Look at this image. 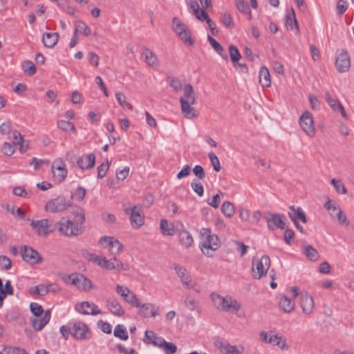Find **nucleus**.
<instances>
[{
  "instance_id": "1",
  "label": "nucleus",
  "mask_w": 354,
  "mask_h": 354,
  "mask_svg": "<svg viewBox=\"0 0 354 354\" xmlns=\"http://www.w3.org/2000/svg\"><path fill=\"white\" fill-rule=\"evenodd\" d=\"M201 239L200 248L201 251L205 256L208 257H212L213 254L209 251H216L220 246L218 236L215 234H212L210 229L203 228L201 231Z\"/></svg>"
},
{
  "instance_id": "2",
  "label": "nucleus",
  "mask_w": 354,
  "mask_h": 354,
  "mask_svg": "<svg viewBox=\"0 0 354 354\" xmlns=\"http://www.w3.org/2000/svg\"><path fill=\"white\" fill-rule=\"evenodd\" d=\"M210 297L214 306L218 310L236 312L240 309V304L230 296L223 297L213 292L210 295Z\"/></svg>"
},
{
  "instance_id": "3",
  "label": "nucleus",
  "mask_w": 354,
  "mask_h": 354,
  "mask_svg": "<svg viewBox=\"0 0 354 354\" xmlns=\"http://www.w3.org/2000/svg\"><path fill=\"white\" fill-rule=\"evenodd\" d=\"M57 230L60 234L66 236H75L83 233L84 227L78 222L72 221L62 217L57 223Z\"/></svg>"
},
{
  "instance_id": "4",
  "label": "nucleus",
  "mask_w": 354,
  "mask_h": 354,
  "mask_svg": "<svg viewBox=\"0 0 354 354\" xmlns=\"http://www.w3.org/2000/svg\"><path fill=\"white\" fill-rule=\"evenodd\" d=\"M62 279L65 283L73 285L82 291H88L93 288L91 281L82 274L73 273L64 275Z\"/></svg>"
},
{
  "instance_id": "5",
  "label": "nucleus",
  "mask_w": 354,
  "mask_h": 354,
  "mask_svg": "<svg viewBox=\"0 0 354 354\" xmlns=\"http://www.w3.org/2000/svg\"><path fill=\"white\" fill-rule=\"evenodd\" d=\"M270 266V259L268 255L261 258H253L252 263V274L254 279H260L266 276Z\"/></svg>"
},
{
  "instance_id": "6",
  "label": "nucleus",
  "mask_w": 354,
  "mask_h": 354,
  "mask_svg": "<svg viewBox=\"0 0 354 354\" xmlns=\"http://www.w3.org/2000/svg\"><path fill=\"white\" fill-rule=\"evenodd\" d=\"M125 213L130 216L131 224L133 228L138 229L144 225L145 215L140 207L134 205L124 209Z\"/></svg>"
},
{
  "instance_id": "7",
  "label": "nucleus",
  "mask_w": 354,
  "mask_h": 354,
  "mask_svg": "<svg viewBox=\"0 0 354 354\" xmlns=\"http://www.w3.org/2000/svg\"><path fill=\"white\" fill-rule=\"evenodd\" d=\"M98 260L100 261L98 266L106 270H116L118 272H121L129 270L128 266L124 264L120 259H117L115 256L110 259L102 257V259H99Z\"/></svg>"
},
{
  "instance_id": "8",
  "label": "nucleus",
  "mask_w": 354,
  "mask_h": 354,
  "mask_svg": "<svg viewBox=\"0 0 354 354\" xmlns=\"http://www.w3.org/2000/svg\"><path fill=\"white\" fill-rule=\"evenodd\" d=\"M71 204L63 196H59L56 198L48 201L45 206L46 211L55 213L63 212Z\"/></svg>"
},
{
  "instance_id": "9",
  "label": "nucleus",
  "mask_w": 354,
  "mask_h": 354,
  "mask_svg": "<svg viewBox=\"0 0 354 354\" xmlns=\"http://www.w3.org/2000/svg\"><path fill=\"white\" fill-rule=\"evenodd\" d=\"M72 336L77 340H86L91 337L88 326L83 322L79 321L72 324Z\"/></svg>"
},
{
  "instance_id": "10",
  "label": "nucleus",
  "mask_w": 354,
  "mask_h": 354,
  "mask_svg": "<svg viewBox=\"0 0 354 354\" xmlns=\"http://www.w3.org/2000/svg\"><path fill=\"white\" fill-rule=\"evenodd\" d=\"M335 66L339 73H345L350 69L351 60L347 51L343 49L337 50Z\"/></svg>"
},
{
  "instance_id": "11",
  "label": "nucleus",
  "mask_w": 354,
  "mask_h": 354,
  "mask_svg": "<svg viewBox=\"0 0 354 354\" xmlns=\"http://www.w3.org/2000/svg\"><path fill=\"white\" fill-rule=\"evenodd\" d=\"M30 225L37 235L43 236H47L55 229V227L49 223V220L46 218L37 221L33 220L31 221Z\"/></svg>"
},
{
  "instance_id": "12",
  "label": "nucleus",
  "mask_w": 354,
  "mask_h": 354,
  "mask_svg": "<svg viewBox=\"0 0 354 354\" xmlns=\"http://www.w3.org/2000/svg\"><path fill=\"white\" fill-rule=\"evenodd\" d=\"M21 254L23 260L31 265L40 263L43 260L41 256L37 250L26 245L21 248Z\"/></svg>"
},
{
  "instance_id": "13",
  "label": "nucleus",
  "mask_w": 354,
  "mask_h": 354,
  "mask_svg": "<svg viewBox=\"0 0 354 354\" xmlns=\"http://www.w3.org/2000/svg\"><path fill=\"white\" fill-rule=\"evenodd\" d=\"M268 216L266 223L269 230L273 231L276 229L284 230L286 228L285 216L283 214L268 212Z\"/></svg>"
},
{
  "instance_id": "14",
  "label": "nucleus",
  "mask_w": 354,
  "mask_h": 354,
  "mask_svg": "<svg viewBox=\"0 0 354 354\" xmlns=\"http://www.w3.org/2000/svg\"><path fill=\"white\" fill-rule=\"evenodd\" d=\"M172 268L180 279L182 285L187 289H194L195 283L193 282L191 277L187 274V269L178 264H174Z\"/></svg>"
},
{
  "instance_id": "15",
  "label": "nucleus",
  "mask_w": 354,
  "mask_h": 354,
  "mask_svg": "<svg viewBox=\"0 0 354 354\" xmlns=\"http://www.w3.org/2000/svg\"><path fill=\"white\" fill-rule=\"evenodd\" d=\"M299 124L302 130L310 137H313L315 133V129L313 123V119L311 113L305 111L299 120Z\"/></svg>"
},
{
  "instance_id": "16",
  "label": "nucleus",
  "mask_w": 354,
  "mask_h": 354,
  "mask_svg": "<svg viewBox=\"0 0 354 354\" xmlns=\"http://www.w3.org/2000/svg\"><path fill=\"white\" fill-rule=\"evenodd\" d=\"M214 344L223 354H239L244 351L243 346H232L227 342L219 338L215 341Z\"/></svg>"
},
{
  "instance_id": "17",
  "label": "nucleus",
  "mask_w": 354,
  "mask_h": 354,
  "mask_svg": "<svg viewBox=\"0 0 354 354\" xmlns=\"http://www.w3.org/2000/svg\"><path fill=\"white\" fill-rule=\"evenodd\" d=\"M77 312L84 315H96L102 314V312L98 308L94 303L89 301H82L75 306Z\"/></svg>"
},
{
  "instance_id": "18",
  "label": "nucleus",
  "mask_w": 354,
  "mask_h": 354,
  "mask_svg": "<svg viewBox=\"0 0 354 354\" xmlns=\"http://www.w3.org/2000/svg\"><path fill=\"white\" fill-rule=\"evenodd\" d=\"M139 308L138 314L142 317H156L160 315L159 307L154 304L146 303L141 304Z\"/></svg>"
},
{
  "instance_id": "19",
  "label": "nucleus",
  "mask_w": 354,
  "mask_h": 354,
  "mask_svg": "<svg viewBox=\"0 0 354 354\" xmlns=\"http://www.w3.org/2000/svg\"><path fill=\"white\" fill-rule=\"evenodd\" d=\"M300 306L304 314L310 315L314 308L313 297L307 292H302L300 296Z\"/></svg>"
},
{
  "instance_id": "20",
  "label": "nucleus",
  "mask_w": 354,
  "mask_h": 354,
  "mask_svg": "<svg viewBox=\"0 0 354 354\" xmlns=\"http://www.w3.org/2000/svg\"><path fill=\"white\" fill-rule=\"evenodd\" d=\"M77 163L82 169H92L95 163V156L93 153L84 154L77 160Z\"/></svg>"
},
{
  "instance_id": "21",
  "label": "nucleus",
  "mask_w": 354,
  "mask_h": 354,
  "mask_svg": "<svg viewBox=\"0 0 354 354\" xmlns=\"http://www.w3.org/2000/svg\"><path fill=\"white\" fill-rule=\"evenodd\" d=\"M50 319V311L47 310L42 317L31 319V325L35 330L39 331L49 322Z\"/></svg>"
},
{
  "instance_id": "22",
  "label": "nucleus",
  "mask_w": 354,
  "mask_h": 354,
  "mask_svg": "<svg viewBox=\"0 0 354 354\" xmlns=\"http://www.w3.org/2000/svg\"><path fill=\"white\" fill-rule=\"evenodd\" d=\"M182 113L184 116L188 119H192L197 117L195 109L191 106L192 104L184 97L180 98Z\"/></svg>"
},
{
  "instance_id": "23",
  "label": "nucleus",
  "mask_w": 354,
  "mask_h": 354,
  "mask_svg": "<svg viewBox=\"0 0 354 354\" xmlns=\"http://www.w3.org/2000/svg\"><path fill=\"white\" fill-rule=\"evenodd\" d=\"M142 57H144L146 64L155 68L158 66V59L157 56L148 48L145 47L141 53Z\"/></svg>"
},
{
  "instance_id": "24",
  "label": "nucleus",
  "mask_w": 354,
  "mask_h": 354,
  "mask_svg": "<svg viewBox=\"0 0 354 354\" xmlns=\"http://www.w3.org/2000/svg\"><path fill=\"white\" fill-rule=\"evenodd\" d=\"M106 306L112 314L115 316H122L124 311L118 300L113 297H110L106 300Z\"/></svg>"
},
{
  "instance_id": "25",
  "label": "nucleus",
  "mask_w": 354,
  "mask_h": 354,
  "mask_svg": "<svg viewBox=\"0 0 354 354\" xmlns=\"http://www.w3.org/2000/svg\"><path fill=\"white\" fill-rule=\"evenodd\" d=\"M289 209L290 212H288V216L290 218L293 223H295V221H297V219L301 220L304 223L307 222L305 213L301 207H295L294 205H292L289 207Z\"/></svg>"
},
{
  "instance_id": "26",
  "label": "nucleus",
  "mask_w": 354,
  "mask_h": 354,
  "mask_svg": "<svg viewBox=\"0 0 354 354\" xmlns=\"http://www.w3.org/2000/svg\"><path fill=\"white\" fill-rule=\"evenodd\" d=\"M153 345L159 346L166 354H174L177 351V347L174 344L166 342L163 338L159 339V342L154 341Z\"/></svg>"
},
{
  "instance_id": "27",
  "label": "nucleus",
  "mask_w": 354,
  "mask_h": 354,
  "mask_svg": "<svg viewBox=\"0 0 354 354\" xmlns=\"http://www.w3.org/2000/svg\"><path fill=\"white\" fill-rule=\"evenodd\" d=\"M272 333V331L270 332L268 344H271L273 346H278L281 350L287 349L288 346L286 340L283 339L281 336Z\"/></svg>"
},
{
  "instance_id": "28",
  "label": "nucleus",
  "mask_w": 354,
  "mask_h": 354,
  "mask_svg": "<svg viewBox=\"0 0 354 354\" xmlns=\"http://www.w3.org/2000/svg\"><path fill=\"white\" fill-rule=\"evenodd\" d=\"M58 33L57 32H46L43 35L42 41L44 45L47 48H53L58 41Z\"/></svg>"
},
{
  "instance_id": "29",
  "label": "nucleus",
  "mask_w": 354,
  "mask_h": 354,
  "mask_svg": "<svg viewBox=\"0 0 354 354\" xmlns=\"http://www.w3.org/2000/svg\"><path fill=\"white\" fill-rule=\"evenodd\" d=\"M259 83L263 87H269L271 85L270 75L266 66H262L259 75Z\"/></svg>"
},
{
  "instance_id": "30",
  "label": "nucleus",
  "mask_w": 354,
  "mask_h": 354,
  "mask_svg": "<svg viewBox=\"0 0 354 354\" xmlns=\"http://www.w3.org/2000/svg\"><path fill=\"white\" fill-rule=\"evenodd\" d=\"M54 162L52 165V170L54 174V176L57 178L58 180L63 181L67 175V170L65 168V165L62 162V165H55Z\"/></svg>"
},
{
  "instance_id": "31",
  "label": "nucleus",
  "mask_w": 354,
  "mask_h": 354,
  "mask_svg": "<svg viewBox=\"0 0 354 354\" xmlns=\"http://www.w3.org/2000/svg\"><path fill=\"white\" fill-rule=\"evenodd\" d=\"M207 40L209 43L211 44L214 50L220 55L224 59L227 60L228 58V56L227 53L225 52L224 48L223 46L212 37L210 35L207 36Z\"/></svg>"
},
{
  "instance_id": "32",
  "label": "nucleus",
  "mask_w": 354,
  "mask_h": 354,
  "mask_svg": "<svg viewBox=\"0 0 354 354\" xmlns=\"http://www.w3.org/2000/svg\"><path fill=\"white\" fill-rule=\"evenodd\" d=\"M178 236L179 241L183 247L187 248L192 245L193 238L189 232L185 230H181L179 232Z\"/></svg>"
},
{
  "instance_id": "33",
  "label": "nucleus",
  "mask_w": 354,
  "mask_h": 354,
  "mask_svg": "<svg viewBox=\"0 0 354 354\" xmlns=\"http://www.w3.org/2000/svg\"><path fill=\"white\" fill-rule=\"evenodd\" d=\"M279 307L286 313H290L294 310L295 303L286 296L281 297L279 301Z\"/></svg>"
},
{
  "instance_id": "34",
  "label": "nucleus",
  "mask_w": 354,
  "mask_h": 354,
  "mask_svg": "<svg viewBox=\"0 0 354 354\" xmlns=\"http://www.w3.org/2000/svg\"><path fill=\"white\" fill-rule=\"evenodd\" d=\"M71 212L76 218L75 222H78L79 223L82 224V226H83L85 222V214L84 209L77 205H74L71 206Z\"/></svg>"
},
{
  "instance_id": "35",
  "label": "nucleus",
  "mask_w": 354,
  "mask_h": 354,
  "mask_svg": "<svg viewBox=\"0 0 354 354\" xmlns=\"http://www.w3.org/2000/svg\"><path fill=\"white\" fill-rule=\"evenodd\" d=\"M304 253L310 261H316L319 257L317 250L310 245L304 246Z\"/></svg>"
},
{
  "instance_id": "36",
  "label": "nucleus",
  "mask_w": 354,
  "mask_h": 354,
  "mask_svg": "<svg viewBox=\"0 0 354 354\" xmlns=\"http://www.w3.org/2000/svg\"><path fill=\"white\" fill-rule=\"evenodd\" d=\"M161 232L165 236H172L174 234V226L172 223H169L166 219H162L160 223Z\"/></svg>"
},
{
  "instance_id": "37",
  "label": "nucleus",
  "mask_w": 354,
  "mask_h": 354,
  "mask_svg": "<svg viewBox=\"0 0 354 354\" xmlns=\"http://www.w3.org/2000/svg\"><path fill=\"white\" fill-rule=\"evenodd\" d=\"M184 98L191 102L192 104H195L196 97L195 93L194 91L193 87L191 84H187L184 86Z\"/></svg>"
},
{
  "instance_id": "38",
  "label": "nucleus",
  "mask_w": 354,
  "mask_h": 354,
  "mask_svg": "<svg viewBox=\"0 0 354 354\" xmlns=\"http://www.w3.org/2000/svg\"><path fill=\"white\" fill-rule=\"evenodd\" d=\"M74 32L77 34L78 32H80L86 37L91 35V28L82 21H78L75 23V28Z\"/></svg>"
},
{
  "instance_id": "39",
  "label": "nucleus",
  "mask_w": 354,
  "mask_h": 354,
  "mask_svg": "<svg viewBox=\"0 0 354 354\" xmlns=\"http://www.w3.org/2000/svg\"><path fill=\"white\" fill-rule=\"evenodd\" d=\"M57 127L65 132H75L76 131L75 127L72 122L64 120L57 121Z\"/></svg>"
},
{
  "instance_id": "40",
  "label": "nucleus",
  "mask_w": 354,
  "mask_h": 354,
  "mask_svg": "<svg viewBox=\"0 0 354 354\" xmlns=\"http://www.w3.org/2000/svg\"><path fill=\"white\" fill-rule=\"evenodd\" d=\"M114 335L122 340H127L129 337L126 328L121 324H118L115 327Z\"/></svg>"
},
{
  "instance_id": "41",
  "label": "nucleus",
  "mask_w": 354,
  "mask_h": 354,
  "mask_svg": "<svg viewBox=\"0 0 354 354\" xmlns=\"http://www.w3.org/2000/svg\"><path fill=\"white\" fill-rule=\"evenodd\" d=\"M187 29L186 26L181 23L178 18L174 17L173 19V30L178 35H181L182 32H184Z\"/></svg>"
},
{
  "instance_id": "42",
  "label": "nucleus",
  "mask_w": 354,
  "mask_h": 354,
  "mask_svg": "<svg viewBox=\"0 0 354 354\" xmlns=\"http://www.w3.org/2000/svg\"><path fill=\"white\" fill-rule=\"evenodd\" d=\"M124 300L128 304L135 307H140V301L136 294L130 290V292L127 294L124 298Z\"/></svg>"
},
{
  "instance_id": "43",
  "label": "nucleus",
  "mask_w": 354,
  "mask_h": 354,
  "mask_svg": "<svg viewBox=\"0 0 354 354\" xmlns=\"http://www.w3.org/2000/svg\"><path fill=\"white\" fill-rule=\"evenodd\" d=\"M21 68L23 71L28 75H32L36 73V67L31 61H24L21 64Z\"/></svg>"
},
{
  "instance_id": "44",
  "label": "nucleus",
  "mask_w": 354,
  "mask_h": 354,
  "mask_svg": "<svg viewBox=\"0 0 354 354\" xmlns=\"http://www.w3.org/2000/svg\"><path fill=\"white\" fill-rule=\"evenodd\" d=\"M221 211L227 217H231L234 213V207L230 202L225 201L221 206Z\"/></svg>"
},
{
  "instance_id": "45",
  "label": "nucleus",
  "mask_w": 354,
  "mask_h": 354,
  "mask_svg": "<svg viewBox=\"0 0 354 354\" xmlns=\"http://www.w3.org/2000/svg\"><path fill=\"white\" fill-rule=\"evenodd\" d=\"M167 82L175 91L182 89V83L178 78L170 76L167 78Z\"/></svg>"
},
{
  "instance_id": "46",
  "label": "nucleus",
  "mask_w": 354,
  "mask_h": 354,
  "mask_svg": "<svg viewBox=\"0 0 354 354\" xmlns=\"http://www.w3.org/2000/svg\"><path fill=\"white\" fill-rule=\"evenodd\" d=\"M229 53L232 62L235 65L236 62H237L241 57V53H239L238 48L234 45L230 46Z\"/></svg>"
},
{
  "instance_id": "47",
  "label": "nucleus",
  "mask_w": 354,
  "mask_h": 354,
  "mask_svg": "<svg viewBox=\"0 0 354 354\" xmlns=\"http://www.w3.org/2000/svg\"><path fill=\"white\" fill-rule=\"evenodd\" d=\"M122 244L118 239H115L113 243H111V246L109 248V252L111 254L116 256L120 254L122 250Z\"/></svg>"
},
{
  "instance_id": "48",
  "label": "nucleus",
  "mask_w": 354,
  "mask_h": 354,
  "mask_svg": "<svg viewBox=\"0 0 354 354\" xmlns=\"http://www.w3.org/2000/svg\"><path fill=\"white\" fill-rule=\"evenodd\" d=\"M292 17H290L289 15H286V26L288 28L292 29V24H294L297 30L299 31V25L297 21L295 11L293 9H292Z\"/></svg>"
},
{
  "instance_id": "49",
  "label": "nucleus",
  "mask_w": 354,
  "mask_h": 354,
  "mask_svg": "<svg viewBox=\"0 0 354 354\" xmlns=\"http://www.w3.org/2000/svg\"><path fill=\"white\" fill-rule=\"evenodd\" d=\"M324 207L329 212L330 216L333 217H335V214L339 212V209H341L338 205H336L335 203H331L330 199L324 204Z\"/></svg>"
},
{
  "instance_id": "50",
  "label": "nucleus",
  "mask_w": 354,
  "mask_h": 354,
  "mask_svg": "<svg viewBox=\"0 0 354 354\" xmlns=\"http://www.w3.org/2000/svg\"><path fill=\"white\" fill-rule=\"evenodd\" d=\"M109 162L106 160V162L102 163L97 167V177L99 178H103L107 174V171L109 168Z\"/></svg>"
},
{
  "instance_id": "51",
  "label": "nucleus",
  "mask_w": 354,
  "mask_h": 354,
  "mask_svg": "<svg viewBox=\"0 0 354 354\" xmlns=\"http://www.w3.org/2000/svg\"><path fill=\"white\" fill-rule=\"evenodd\" d=\"M180 39L188 46H193L194 44V41L192 39L191 37V32L189 29L185 30L184 32H182L181 35H178Z\"/></svg>"
},
{
  "instance_id": "52",
  "label": "nucleus",
  "mask_w": 354,
  "mask_h": 354,
  "mask_svg": "<svg viewBox=\"0 0 354 354\" xmlns=\"http://www.w3.org/2000/svg\"><path fill=\"white\" fill-rule=\"evenodd\" d=\"M184 304L185 306L191 311H194L198 305L197 301L194 298H191L188 295L185 297Z\"/></svg>"
},
{
  "instance_id": "53",
  "label": "nucleus",
  "mask_w": 354,
  "mask_h": 354,
  "mask_svg": "<svg viewBox=\"0 0 354 354\" xmlns=\"http://www.w3.org/2000/svg\"><path fill=\"white\" fill-rule=\"evenodd\" d=\"M208 157L211 161L214 169L216 171H219L221 170V165L220 161L216 155L213 152H210L208 153Z\"/></svg>"
},
{
  "instance_id": "54",
  "label": "nucleus",
  "mask_w": 354,
  "mask_h": 354,
  "mask_svg": "<svg viewBox=\"0 0 354 354\" xmlns=\"http://www.w3.org/2000/svg\"><path fill=\"white\" fill-rule=\"evenodd\" d=\"M82 254L86 260L92 261L97 265L100 261L98 259L102 258V256L95 255V254L91 253L87 250L82 251Z\"/></svg>"
},
{
  "instance_id": "55",
  "label": "nucleus",
  "mask_w": 354,
  "mask_h": 354,
  "mask_svg": "<svg viewBox=\"0 0 354 354\" xmlns=\"http://www.w3.org/2000/svg\"><path fill=\"white\" fill-rule=\"evenodd\" d=\"M32 313L36 317H40L44 313L43 308L37 303L32 302L30 305Z\"/></svg>"
},
{
  "instance_id": "56",
  "label": "nucleus",
  "mask_w": 354,
  "mask_h": 354,
  "mask_svg": "<svg viewBox=\"0 0 354 354\" xmlns=\"http://www.w3.org/2000/svg\"><path fill=\"white\" fill-rule=\"evenodd\" d=\"M222 23L226 28H232L234 26L232 17L228 12L223 13L221 17Z\"/></svg>"
},
{
  "instance_id": "57",
  "label": "nucleus",
  "mask_w": 354,
  "mask_h": 354,
  "mask_svg": "<svg viewBox=\"0 0 354 354\" xmlns=\"http://www.w3.org/2000/svg\"><path fill=\"white\" fill-rule=\"evenodd\" d=\"M331 184L334 186L335 190L338 193L346 194V189L343 183L339 180H336L335 178L332 179L330 181Z\"/></svg>"
},
{
  "instance_id": "58",
  "label": "nucleus",
  "mask_w": 354,
  "mask_h": 354,
  "mask_svg": "<svg viewBox=\"0 0 354 354\" xmlns=\"http://www.w3.org/2000/svg\"><path fill=\"white\" fill-rule=\"evenodd\" d=\"M326 100L334 111H337L338 106L342 104L337 100L332 98V97L327 93H326Z\"/></svg>"
},
{
  "instance_id": "59",
  "label": "nucleus",
  "mask_w": 354,
  "mask_h": 354,
  "mask_svg": "<svg viewBox=\"0 0 354 354\" xmlns=\"http://www.w3.org/2000/svg\"><path fill=\"white\" fill-rule=\"evenodd\" d=\"M335 217L340 225L344 226H348L349 225V223L347 221L346 216L342 209H339V212L335 214Z\"/></svg>"
},
{
  "instance_id": "60",
  "label": "nucleus",
  "mask_w": 354,
  "mask_h": 354,
  "mask_svg": "<svg viewBox=\"0 0 354 354\" xmlns=\"http://www.w3.org/2000/svg\"><path fill=\"white\" fill-rule=\"evenodd\" d=\"M191 187L194 190L195 193H196L199 196H203L204 194L203 186L201 183H198L196 180H193L191 183Z\"/></svg>"
},
{
  "instance_id": "61",
  "label": "nucleus",
  "mask_w": 354,
  "mask_h": 354,
  "mask_svg": "<svg viewBox=\"0 0 354 354\" xmlns=\"http://www.w3.org/2000/svg\"><path fill=\"white\" fill-rule=\"evenodd\" d=\"M15 145L8 142H5L3 147L2 151L6 156H12L15 153Z\"/></svg>"
},
{
  "instance_id": "62",
  "label": "nucleus",
  "mask_w": 354,
  "mask_h": 354,
  "mask_svg": "<svg viewBox=\"0 0 354 354\" xmlns=\"http://www.w3.org/2000/svg\"><path fill=\"white\" fill-rule=\"evenodd\" d=\"M12 142L15 146L21 144V142H24L23 136L17 130L12 131Z\"/></svg>"
},
{
  "instance_id": "63",
  "label": "nucleus",
  "mask_w": 354,
  "mask_h": 354,
  "mask_svg": "<svg viewBox=\"0 0 354 354\" xmlns=\"http://www.w3.org/2000/svg\"><path fill=\"white\" fill-rule=\"evenodd\" d=\"M0 267L4 270H9L12 267L11 260L6 256L0 255Z\"/></svg>"
},
{
  "instance_id": "64",
  "label": "nucleus",
  "mask_w": 354,
  "mask_h": 354,
  "mask_svg": "<svg viewBox=\"0 0 354 354\" xmlns=\"http://www.w3.org/2000/svg\"><path fill=\"white\" fill-rule=\"evenodd\" d=\"M4 351L6 354H28L25 350H21L19 347L13 346L6 347Z\"/></svg>"
}]
</instances>
